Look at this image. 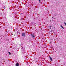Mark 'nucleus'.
<instances>
[{
	"instance_id": "obj_5",
	"label": "nucleus",
	"mask_w": 66,
	"mask_h": 66,
	"mask_svg": "<svg viewBox=\"0 0 66 66\" xmlns=\"http://www.w3.org/2000/svg\"><path fill=\"white\" fill-rule=\"evenodd\" d=\"M8 53L10 55H11V53H10V52H8Z\"/></svg>"
},
{
	"instance_id": "obj_13",
	"label": "nucleus",
	"mask_w": 66,
	"mask_h": 66,
	"mask_svg": "<svg viewBox=\"0 0 66 66\" xmlns=\"http://www.w3.org/2000/svg\"><path fill=\"white\" fill-rule=\"evenodd\" d=\"M17 33H18V32L17 31Z\"/></svg>"
},
{
	"instance_id": "obj_3",
	"label": "nucleus",
	"mask_w": 66,
	"mask_h": 66,
	"mask_svg": "<svg viewBox=\"0 0 66 66\" xmlns=\"http://www.w3.org/2000/svg\"><path fill=\"white\" fill-rule=\"evenodd\" d=\"M15 65L16 66H19V63L18 62L16 63L15 64Z\"/></svg>"
},
{
	"instance_id": "obj_15",
	"label": "nucleus",
	"mask_w": 66,
	"mask_h": 66,
	"mask_svg": "<svg viewBox=\"0 0 66 66\" xmlns=\"http://www.w3.org/2000/svg\"><path fill=\"white\" fill-rule=\"evenodd\" d=\"M50 32H51V31H50Z\"/></svg>"
},
{
	"instance_id": "obj_8",
	"label": "nucleus",
	"mask_w": 66,
	"mask_h": 66,
	"mask_svg": "<svg viewBox=\"0 0 66 66\" xmlns=\"http://www.w3.org/2000/svg\"><path fill=\"white\" fill-rule=\"evenodd\" d=\"M64 24H65V26H66V23L64 22Z\"/></svg>"
},
{
	"instance_id": "obj_1",
	"label": "nucleus",
	"mask_w": 66,
	"mask_h": 66,
	"mask_svg": "<svg viewBox=\"0 0 66 66\" xmlns=\"http://www.w3.org/2000/svg\"><path fill=\"white\" fill-rule=\"evenodd\" d=\"M31 36L32 38H35V36L34 35L31 34Z\"/></svg>"
},
{
	"instance_id": "obj_14",
	"label": "nucleus",
	"mask_w": 66,
	"mask_h": 66,
	"mask_svg": "<svg viewBox=\"0 0 66 66\" xmlns=\"http://www.w3.org/2000/svg\"><path fill=\"white\" fill-rule=\"evenodd\" d=\"M54 28H55V27H54Z\"/></svg>"
},
{
	"instance_id": "obj_7",
	"label": "nucleus",
	"mask_w": 66,
	"mask_h": 66,
	"mask_svg": "<svg viewBox=\"0 0 66 66\" xmlns=\"http://www.w3.org/2000/svg\"><path fill=\"white\" fill-rule=\"evenodd\" d=\"M22 55H24V53H23V54H22Z\"/></svg>"
},
{
	"instance_id": "obj_11",
	"label": "nucleus",
	"mask_w": 66,
	"mask_h": 66,
	"mask_svg": "<svg viewBox=\"0 0 66 66\" xmlns=\"http://www.w3.org/2000/svg\"><path fill=\"white\" fill-rule=\"evenodd\" d=\"M23 47H22L21 48V49H23Z\"/></svg>"
},
{
	"instance_id": "obj_12",
	"label": "nucleus",
	"mask_w": 66,
	"mask_h": 66,
	"mask_svg": "<svg viewBox=\"0 0 66 66\" xmlns=\"http://www.w3.org/2000/svg\"><path fill=\"white\" fill-rule=\"evenodd\" d=\"M39 2H40V0H38Z\"/></svg>"
},
{
	"instance_id": "obj_9",
	"label": "nucleus",
	"mask_w": 66,
	"mask_h": 66,
	"mask_svg": "<svg viewBox=\"0 0 66 66\" xmlns=\"http://www.w3.org/2000/svg\"><path fill=\"white\" fill-rule=\"evenodd\" d=\"M52 27V26H49L50 28H51V27Z\"/></svg>"
},
{
	"instance_id": "obj_6",
	"label": "nucleus",
	"mask_w": 66,
	"mask_h": 66,
	"mask_svg": "<svg viewBox=\"0 0 66 66\" xmlns=\"http://www.w3.org/2000/svg\"><path fill=\"white\" fill-rule=\"evenodd\" d=\"M60 27H61L62 28V29H64V28L63 27V26H62L61 25Z\"/></svg>"
},
{
	"instance_id": "obj_4",
	"label": "nucleus",
	"mask_w": 66,
	"mask_h": 66,
	"mask_svg": "<svg viewBox=\"0 0 66 66\" xmlns=\"http://www.w3.org/2000/svg\"><path fill=\"white\" fill-rule=\"evenodd\" d=\"M50 59L51 60V61H52V57H51L50 56H49Z\"/></svg>"
},
{
	"instance_id": "obj_2",
	"label": "nucleus",
	"mask_w": 66,
	"mask_h": 66,
	"mask_svg": "<svg viewBox=\"0 0 66 66\" xmlns=\"http://www.w3.org/2000/svg\"><path fill=\"white\" fill-rule=\"evenodd\" d=\"M25 33L23 32L22 33V36H25Z\"/></svg>"
},
{
	"instance_id": "obj_16",
	"label": "nucleus",
	"mask_w": 66,
	"mask_h": 66,
	"mask_svg": "<svg viewBox=\"0 0 66 66\" xmlns=\"http://www.w3.org/2000/svg\"><path fill=\"white\" fill-rule=\"evenodd\" d=\"M52 18H53V17H52Z\"/></svg>"
},
{
	"instance_id": "obj_10",
	"label": "nucleus",
	"mask_w": 66,
	"mask_h": 66,
	"mask_svg": "<svg viewBox=\"0 0 66 66\" xmlns=\"http://www.w3.org/2000/svg\"><path fill=\"white\" fill-rule=\"evenodd\" d=\"M4 9H5V6L4 7Z\"/></svg>"
}]
</instances>
